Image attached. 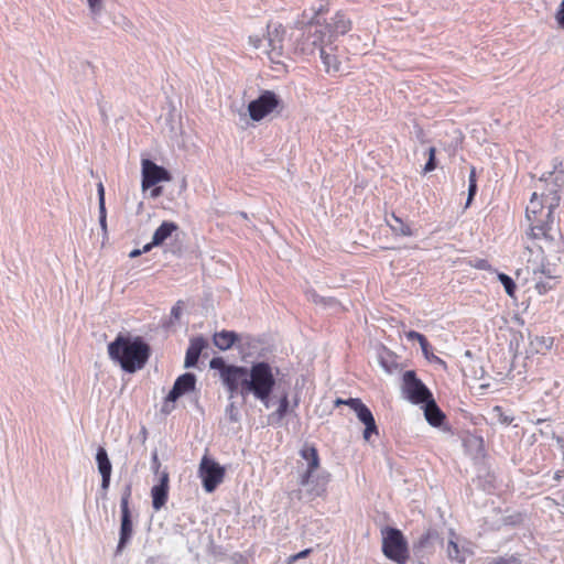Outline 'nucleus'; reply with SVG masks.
<instances>
[{
	"label": "nucleus",
	"mask_w": 564,
	"mask_h": 564,
	"mask_svg": "<svg viewBox=\"0 0 564 564\" xmlns=\"http://www.w3.org/2000/svg\"><path fill=\"white\" fill-rule=\"evenodd\" d=\"M530 239H539L542 236H545V228L543 223H533L531 221L530 230L528 232Z\"/></svg>",
	"instance_id": "obj_29"
},
{
	"label": "nucleus",
	"mask_w": 564,
	"mask_h": 564,
	"mask_svg": "<svg viewBox=\"0 0 564 564\" xmlns=\"http://www.w3.org/2000/svg\"><path fill=\"white\" fill-rule=\"evenodd\" d=\"M402 391L406 399L414 404H421L433 397L431 391L416 377V373L413 370L404 372Z\"/></svg>",
	"instance_id": "obj_9"
},
{
	"label": "nucleus",
	"mask_w": 564,
	"mask_h": 564,
	"mask_svg": "<svg viewBox=\"0 0 564 564\" xmlns=\"http://www.w3.org/2000/svg\"><path fill=\"white\" fill-rule=\"evenodd\" d=\"M436 149L434 147H431L429 149V160L425 163L423 167V173H430L436 169Z\"/></svg>",
	"instance_id": "obj_30"
},
{
	"label": "nucleus",
	"mask_w": 564,
	"mask_h": 564,
	"mask_svg": "<svg viewBox=\"0 0 564 564\" xmlns=\"http://www.w3.org/2000/svg\"><path fill=\"white\" fill-rule=\"evenodd\" d=\"M392 219L394 220L395 225L389 224L390 229L392 232L397 236H403V237H411L413 236V230L411 226L406 223H404L399 216H397L394 213L391 215Z\"/></svg>",
	"instance_id": "obj_24"
},
{
	"label": "nucleus",
	"mask_w": 564,
	"mask_h": 564,
	"mask_svg": "<svg viewBox=\"0 0 564 564\" xmlns=\"http://www.w3.org/2000/svg\"><path fill=\"white\" fill-rule=\"evenodd\" d=\"M424 347L425 348H421V349H422V352H423L424 357L427 360L433 361V362H437V364H444V361L438 356L434 355L431 351V345H430L429 340H426V345Z\"/></svg>",
	"instance_id": "obj_32"
},
{
	"label": "nucleus",
	"mask_w": 564,
	"mask_h": 564,
	"mask_svg": "<svg viewBox=\"0 0 564 564\" xmlns=\"http://www.w3.org/2000/svg\"><path fill=\"white\" fill-rule=\"evenodd\" d=\"M152 507L159 511L165 506L169 498V474L163 471L160 476V482L151 489Z\"/></svg>",
	"instance_id": "obj_12"
},
{
	"label": "nucleus",
	"mask_w": 564,
	"mask_h": 564,
	"mask_svg": "<svg viewBox=\"0 0 564 564\" xmlns=\"http://www.w3.org/2000/svg\"><path fill=\"white\" fill-rule=\"evenodd\" d=\"M319 54L326 73L332 74L340 70L341 63L337 55L326 52L323 47Z\"/></svg>",
	"instance_id": "obj_23"
},
{
	"label": "nucleus",
	"mask_w": 564,
	"mask_h": 564,
	"mask_svg": "<svg viewBox=\"0 0 564 564\" xmlns=\"http://www.w3.org/2000/svg\"><path fill=\"white\" fill-rule=\"evenodd\" d=\"M556 21L558 23V25L564 29V13H561V14H556Z\"/></svg>",
	"instance_id": "obj_39"
},
{
	"label": "nucleus",
	"mask_w": 564,
	"mask_h": 564,
	"mask_svg": "<svg viewBox=\"0 0 564 564\" xmlns=\"http://www.w3.org/2000/svg\"><path fill=\"white\" fill-rule=\"evenodd\" d=\"M527 269H528L529 272L532 273V278L543 276V279L544 278L547 279V272L549 271H555L556 272L555 268H552L550 265V263H543V262L540 263V264L533 263L532 265H530V262H529L528 265H527Z\"/></svg>",
	"instance_id": "obj_25"
},
{
	"label": "nucleus",
	"mask_w": 564,
	"mask_h": 564,
	"mask_svg": "<svg viewBox=\"0 0 564 564\" xmlns=\"http://www.w3.org/2000/svg\"><path fill=\"white\" fill-rule=\"evenodd\" d=\"M178 229V226L173 221H163L160 227L154 231L152 241L143 247V251L148 252L153 247L162 245L171 235Z\"/></svg>",
	"instance_id": "obj_16"
},
{
	"label": "nucleus",
	"mask_w": 564,
	"mask_h": 564,
	"mask_svg": "<svg viewBox=\"0 0 564 564\" xmlns=\"http://www.w3.org/2000/svg\"><path fill=\"white\" fill-rule=\"evenodd\" d=\"M382 552L397 564H406L410 557L408 542L399 529L382 530Z\"/></svg>",
	"instance_id": "obj_4"
},
{
	"label": "nucleus",
	"mask_w": 564,
	"mask_h": 564,
	"mask_svg": "<svg viewBox=\"0 0 564 564\" xmlns=\"http://www.w3.org/2000/svg\"><path fill=\"white\" fill-rule=\"evenodd\" d=\"M424 416L430 425L434 427H440L444 421L446 420V415L436 404L433 397H431L427 401L424 402Z\"/></svg>",
	"instance_id": "obj_17"
},
{
	"label": "nucleus",
	"mask_w": 564,
	"mask_h": 564,
	"mask_svg": "<svg viewBox=\"0 0 564 564\" xmlns=\"http://www.w3.org/2000/svg\"><path fill=\"white\" fill-rule=\"evenodd\" d=\"M142 189L147 191L160 182H170L172 175L164 167L155 164L149 159L142 160Z\"/></svg>",
	"instance_id": "obj_11"
},
{
	"label": "nucleus",
	"mask_w": 564,
	"mask_h": 564,
	"mask_svg": "<svg viewBox=\"0 0 564 564\" xmlns=\"http://www.w3.org/2000/svg\"><path fill=\"white\" fill-rule=\"evenodd\" d=\"M498 280L503 285V288L506 290V293L510 297H516L517 286H516L514 281L509 275H507L506 273H498Z\"/></svg>",
	"instance_id": "obj_26"
},
{
	"label": "nucleus",
	"mask_w": 564,
	"mask_h": 564,
	"mask_svg": "<svg viewBox=\"0 0 564 564\" xmlns=\"http://www.w3.org/2000/svg\"><path fill=\"white\" fill-rule=\"evenodd\" d=\"M161 194H162V189H161V187H155V188H153V189H152V192H151V196H152V197H154V198H155V197H159Z\"/></svg>",
	"instance_id": "obj_40"
},
{
	"label": "nucleus",
	"mask_w": 564,
	"mask_h": 564,
	"mask_svg": "<svg viewBox=\"0 0 564 564\" xmlns=\"http://www.w3.org/2000/svg\"><path fill=\"white\" fill-rule=\"evenodd\" d=\"M214 344L221 350H227L238 340V335L231 330H221L214 335Z\"/></svg>",
	"instance_id": "obj_22"
},
{
	"label": "nucleus",
	"mask_w": 564,
	"mask_h": 564,
	"mask_svg": "<svg viewBox=\"0 0 564 564\" xmlns=\"http://www.w3.org/2000/svg\"><path fill=\"white\" fill-rule=\"evenodd\" d=\"M87 1H88L89 9L93 13L100 12V10L102 8L104 0H87Z\"/></svg>",
	"instance_id": "obj_34"
},
{
	"label": "nucleus",
	"mask_w": 564,
	"mask_h": 564,
	"mask_svg": "<svg viewBox=\"0 0 564 564\" xmlns=\"http://www.w3.org/2000/svg\"><path fill=\"white\" fill-rule=\"evenodd\" d=\"M96 462L98 470L101 475V489L104 491H107L110 486L112 466L108 457L107 451L104 447H99L97 449Z\"/></svg>",
	"instance_id": "obj_15"
},
{
	"label": "nucleus",
	"mask_w": 564,
	"mask_h": 564,
	"mask_svg": "<svg viewBox=\"0 0 564 564\" xmlns=\"http://www.w3.org/2000/svg\"><path fill=\"white\" fill-rule=\"evenodd\" d=\"M225 475V467L220 466L214 458L208 455L202 457L198 466V476L202 479L205 491L214 492L224 481Z\"/></svg>",
	"instance_id": "obj_5"
},
{
	"label": "nucleus",
	"mask_w": 564,
	"mask_h": 564,
	"mask_svg": "<svg viewBox=\"0 0 564 564\" xmlns=\"http://www.w3.org/2000/svg\"><path fill=\"white\" fill-rule=\"evenodd\" d=\"M301 456L307 460L308 467L303 476L302 485L308 482L312 474L319 467V457L315 446H304L301 451Z\"/></svg>",
	"instance_id": "obj_18"
},
{
	"label": "nucleus",
	"mask_w": 564,
	"mask_h": 564,
	"mask_svg": "<svg viewBox=\"0 0 564 564\" xmlns=\"http://www.w3.org/2000/svg\"><path fill=\"white\" fill-rule=\"evenodd\" d=\"M262 39L259 36H249V44L257 50L262 46Z\"/></svg>",
	"instance_id": "obj_37"
},
{
	"label": "nucleus",
	"mask_w": 564,
	"mask_h": 564,
	"mask_svg": "<svg viewBox=\"0 0 564 564\" xmlns=\"http://www.w3.org/2000/svg\"><path fill=\"white\" fill-rule=\"evenodd\" d=\"M314 26V32L310 31V36L312 37V44L319 48V52L322 51V47L325 48L326 45L332 44L333 42H329L328 40V26L327 25H317V24H311V28Z\"/></svg>",
	"instance_id": "obj_20"
},
{
	"label": "nucleus",
	"mask_w": 564,
	"mask_h": 564,
	"mask_svg": "<svg viewBox=\"0 0 564 564\" xmlns=\"http://www.w3.org/2000/svg\"><path fill=\"white\" fill-rule=\"evenodd\" d=\"M325 12H328V8H321L318 11H317V14L319 13H325Z\"/></svg>",
	"instance_id": "obj_46"
},
{
	"label": "nucleus",
	"mask_w": 564,
	"mask_h": 564,
	"mask_svg": "<svg viewBox=\"0 0 564 564\" xmlns=\"http://www.w3.org/2000/svg\"><path fill=\"white\" fill-rule=\"evenodd\" d=\"M289 405H290L289 397H288L286 393H284L280 398L278 409L275 410L273 415L276 416L278 420H282L286 415V413L289 411Z\"/></svg>",
	"instance_id": "obj_28"
},
{
	"label": "nucleus",
	"mask_w": 564,
	"mask_h": 564,
	"mask_svg": "<svg viewBox=\"0 0 564 564\" xmlns=\"http://www.w3.org/2000/svg\"><path fill=\"white\" fill-rule=\"evenodd\" d=\"M459 547L454 540H449L447 543V555L451 560H457L459 557Z\"/></svg>",
	"instance_id": "obj_33"
},
{
	"label": "nucleus",
	"mask_w": 564,
	"mask_h": 564,
	"mask_svg": "<svg viewBox=\"0 0 564 564\" xmlns=\"http://www.w3.org/2000/svg\"><path fill=\"white\" fill-rule=\"evenodd\" d=\"M98 196H99V209L104 210V207H106L105 206V189H104V185L101 183H99V185H98Z\"/></svg>",
	"instance_id": "obj_36"
},
{
	"label": "nucleus",
	"mask_w": 564,
	"mask_h": 564,
	"mask_svg": "<svg viewBox=\"0 0 564 564\" xmlns=\"http://www.w3.org/2000/svg\"><path fill=\"white\" fill-rule=\"evenodd\" d=\"M284 35L285 30L281 24L273 28L268 26V47L264 50V54L273 65L282 64Z\"/></svg>",
	"instance_id": "obj_10"
},
{
	"label": "nucleus",
	"mask_w": 564,
	"mask_h": 564,
	"mask_svg": "<svg viewBox=\"0 0 564 564\" xmlns=\"http://www.w3.org/2000/svg\"><path fill=\"white\" fill-rule=\"evenodd\" d=\"M561 13H564V0H562L561 4H560V8L556 12V14H561Z\"/></svg>",
	"instance_id": "obj_44"
},
{
	"label": "nucleus",
	"mask_w": 564,
	"mask_h": 564,
	"mask_svg": "<svg viewBox=\"0 0 564 564\" xmlns=\"http://www.w3.org/2000/svg\"><path fill=\"white\" fill-rule=\"evenodd\" d=\"M209 367L219 371L220 379L231 395L252 394L264 406H269L270 395L276 384L275 372L279 371L269 362H253L248 369L242 366L227 365L224 358L214 357Z\"/></svg>",
	"instance_id": "obj_1"
},
{
	"label": "nucleus",
	"mask_w": 564,
	"mask_h": 564,
	"mask_svg": "<svg viewBox=\"0 0 564 564\" xmlns=\"http://www.w3.org/2000/svg\"><path fill=\"white\" fill-rule=\"evenodd\" d=\"M109 357L127 372H135L144 367L150 357V346L141 338L131 340L119 335L108 345Z\"/></svg>",
	"instance_id": "obj_2"
},
{
	"label": "nucleus",
	"mask_w": 564,
	"mask_h": 564,
	"mask_svg": "<svg viewBox=\"0 0 564 564\" xmlns=\"http://www.w3.org/2000/svg\"><path fill=\"white\" fill-rule=\"evenodd\" d=\"M180 313H181V307H180V306H174V307L172 308V315H173L174 317H176V318H177V317L180 316Z\"/></svg>",
	"instance_id": "obj_42"
},
{
	"label": "nucleus",
	"mask_w": 564,
	"mask_h": 564,
	"mask_svg": "<svg viewBox=\"0 0 564 564\" xmlns=\"http://www.w3.org/2000/svg\"><path fill=\"white\" fill-rule=\"evenodd\" d=\"M99 221H100V226L102 227V229L106 230V228H107L106 207H104V212H102V209H99Z\"/></svg>",
	"instance_id": "obj_38"
},
{
	"label": "nucleus",
	"mask_w": 564,
	"mask_h": 564,
	"mask_svg": "<svg viewBox=\"0 0 564 564\" xmlns=\"http://www.w3.org/2000/svg\"><path fill=\"white\" fill-rule=\"evenodd\" d=\"M308 553H310V550H304V551L300 552L299 554H296L295 556H293V558H294V560H296V558L304 557V556H306Z\"/></svg>",
	"instance_id": "obj_43"
},
{
	"label": "nucleus",
	"mask_w": 564,
	"mask_h": 564,
	"mask_svg": "<svg viewBox=\"0 0 564 564\" xmlns=\"http://www.w3.org/2000/svg\"><path fill=\"white\" fill-rule=\"evenodd\" d=\"M207 343L203 337H194L189 340V346L186 350L185 367H194L202 354V350L206 347Z\"/></svg>",
	"instance_id": "obj_19"
},
{
	"label": "nucleus",
	"mask_w": 564,
	"mask_h": 564,
	"mask_svg": "<svg viewBox=\"0 0 564 564\" xmlns=\"http://www.w3.org/2000/svg\"><path fill=\"white\" fill-rule=\"evenodd\" d=\"M477 192V175H476V169L473 167L469 174V186H468V198L466 202V207H468Z\"/></svg>",
	"instance_id": "obj_27"
},
{
	"label": "nucleus",
	"mask_w": 564,
	"mask_h": 564,
	"mask_svg": "<svg viewBox=\"0 0 564 564\" xmlns=\"http://www.w3.org/2000/svg\"><path fill=\"white\" fill-rule=\"evenodd\" d=\"M405 337L408 340H416L421 348H425L424 346L426 345L427 338L423 334L415 330H409L405 333Z\"/></svg>",
	"instance_id": "obj_31"
},
{
	"label": "nucleus",
	"mask_w": 564,
	"mask_h": 564,
	"mask_svg": "<svg viewBox=\"0 0 564 564\" xmlns=\"http://www.w3.org/2000/svg\"><path fill=\"white\" fill-rule=\"evenodd\" d=\"M280 106V97L272 90H264L257 99L249 102L248 112L253 121H261Z\"/></svg>",
	"instance_id": "obj_7"
},
{
	"label": "nucleus",
	"mask_w": 564,
	"mask_h": 564,
	"mask_svg": "<svg viewBox=\"0 0 564 564\" xmlns=\"http://www.w3.org/2000/svg\"><path fill=\"white\" fill-rule=\"evenodd\" d=\"M153 462H154V464L156 465V467H159V466H160V463H159V459H158V455H156V454H154V455H153Z\"/></svg>",
	"instance_id": "obj_45"
},
{
	"label": "nucleus",
	"mask_w": 564,
	"mask_h": 564,
	"mask_svg": "<svg viewBox=\"0 0 564 564\" xmlns=\"http://www.w3.org/2000/svg\"><path fill=\"white\" fill-rule=\"evenodd\" d=\"M196 383V378L193 373H184L180 376L176 381L174 382V386L172 390L167 394L169 401H175L181 395H183L186 392H189L194 390Z\"/></svg>",
	"instance_id": "obj_14"
},
{
	"label": "nucleus",
	"mask_w": 564,
	"mask_h": 564,
	"mask_svg": "<svg viewBox=\"0 0 564 564\" xmlns=\"http://www.w3.org/2000/svg\"><path fill=\"white\" fill-rule=\"evenodd\" d=\"M131 485L126 486L123 494L121 496L120 501V510H121V525H120V536L116 553L119 554L129 543L133 533V524L131 520V511H130V499H131Z\"/></svg>",
	"instance_id": "obj_8"
},
{
	"label": "nucleus",
	"mask_w": 564,
	"mask_h": 564,
	"mask_svg": "<svg viewBox=\"0 0 564 564\" xmlns=\"http://www.w3.org/2000/svg\"><path fill=\"white\" fill-rule=\"evenodd\" d=\"M474 268L478 270H490L491 265L486 259H479L474 263Z\"/></svg>",
	"instance_id": "obj_35"
},
{
	"label": "nucleus",
	"mask_w": 564,
	"mask_h": 564,
	"mask_svg": "<svg viewBox=\"0 0 564 564\" xmlns=\"http://www.w3.org/2000/svg\"><path fill=\"white\" fill-rule=\"evenodd\" d=\"M341 404L348 405L351 410H354L356 412L359 421L365 424V430H364V434H362L365 441L368 442V441H370L372 435L379 434V430L376 424L372 412L360 399L350 398L347 400H343V399L335 400V405H341Z\"/></svg>",
	"instance_id": "obj_6"
},
{
	"label": "nucleus",
	"mask_w": 564,
	"mask_h": 564,
	"mask_svg": "<svg viewBox=\"0 0 564 564\" xmlns=\"http://www.w3.org/2000/svg\"><path fill=\"white\" fill-rule=\"evenodd\" d=\"M142 252H144V251H143V249H142V250L134 249V250H132V251L130 252L129 257H130V258H137V257H139Z\"/></svg>",
	"instance_id": "obj_41"
},
{
	"label": "nucleus",
	"mask_w": 564,
	"mask_h": 564,
	"mask_svg": "<svg viewBox=\"0 0 564 564\" xmlns=\"http://www.w3.org/2000/svg\"><path fill=\"white\" fill-rule=\"evenodd\" d=\"M332 20H333L332 23L326 24L329 29L328 30L329 42H334V40L338 35H345L346 33H348L351 30V26H352L351 20L349 18H347V15L344 12H341V11L336 12V14L334 15V18Z\"/></svg>",
	"instance_id": "obj_13"
},
{
	"label": "nucleus",
	"mask_w": 564,
	"mask_h": 564,
	"mask_svg": "<svg viewBox=\"0 0 564 564\" xmlns=\"http://www.w3.org/2000/svg\"><path fill=\"white\" fill-rule=\"evenodd\" d=\"M535 281V290L539 294L543 295L546 294L549 291L553 290L558 280V275L555 271H549L547 272V279L543 276L540 278H533Z\"/></svg>",
	"instance_id": "obj_21"
},
{
	"label": "nucleus",
	"mask_w": 564,
	"mask_h": 564,
	"mask_svg": "<svg viewBox=\"0 0 564 564\" xmlns=\"http://www.w3.org/2000/svg\"><path fill=\"white\" fill-rule=\"evenodd\" d=\"M560 204V195L555 188H551L547 193L538 194L534 192L530 203L527 206V217L533 223H544L549 218L555 207Z\"/></svg>",
	"instance_id": "obj_3"
}]
</instances>
